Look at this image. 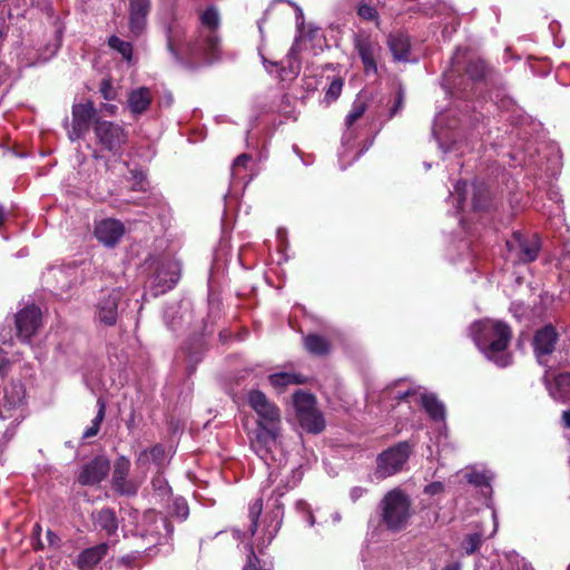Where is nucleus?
Instances as JSON below:
<instances>
[{"label":"nucleus","mask_w":570,"mask_h":570,"mask_svg":"<svg viewBox=\"0 0 570 570\" xmlns=\"http://www.w3.org/2000/svg\"><path fill=\"white\" fill-rule=\"evenodd\" d=\"M220 19L215 7H208L200 14V27L187 37L185 28L174 23L167 31V48L177 61L212 62L220 56L218 36Z\"/></svg>","instance_id":"f257e3e1"},{"label":"nucleus","mask_w":570,"mask_h":570,"mask_svg":"<svg viewBox=\"0 0 570 570\" xmlns=\"http://www.w3.org/2000/svg\"><path fill=\"white\" fill-rule=\"evenodd\" d=\"M246 401L257 416L255 429L249 436L250 448L265 460L267 454L279 443L282 436V412L258 389L249 390L246 393Z\"/></svg>","instance_id":"f03ea898"},{"label":"nucleus","mask_w":570,"mask_h":570,"mask_svg":"<svg viewBox=\"0 0 570 570\" xmlns=\"http://www.w3.org/2000/svg\"><path fill=\"white\" fill-rule=\"evenodd\" d=\"M470 335L488 360L500 367L511 363V356L507 352L511 330L505 323L493 320L478 321L471 325Z\"/></svg>","instance_id":"7ed1b4c3"},{"label":"nucleus","mask_w":570,"mask_h":570,"mask_svg":"<svg viewBox=\"0 0 570 570\" xmlns=\"http://www.w3.org/2000/svg\"><path fill=\"white\" fill-rule=\"evenodd\" d=\"M381 520L393 532L406 527L411 517L410 498L401 489L389 491L380 502Z\"/></svg>","instance_id":"20e7f679"},{"label":"nucleus","mask_w":570,"mask_h":570,"mask_svg":"<svg viewBox=\"0 0 570 570\" xmlns=\"http://www.w3.org/2000/svg\"><path fill=\"white\" fill-rule=\"evenodd\" d=\"M0 416L10 421L3 433V438L10 440L14 428L26 416V390L20 382H12L6 386L0 400Z\"/></svg>","instance_id":"39448f33"},{"label":"nucleus","mask_w":570,"mask_h":570,"mask_svg":"<svg viewBox=\"0 0 570 570\" xmlns=\"http://www.w3.org/2000/svg\"><path fill=\"white\" fill-rule=\"evenodd\" d=\"M293 404L303 430L308 433L318 434L325 429V419L316 407L314 395L298 391L293 395Z\"/></svg>","instance_id":"423d86ee"},{"label":"nucleus","mask_w":570,"mask_h":570,"mask_svg":"<svg viewBox=\"0 0 570 570\" xmlns=\"http://www.w3.org/2000/svg\"><path fill=\"white\" fill-rule=\"evenodd\" d=\"M410 453L411 446L407 442H401L382 452L376 459L374 478L383 480L399 473L406 463Z\"/></svg>","instance_id":"0eeeda50"},{"label":"nucleus","mask_w":570,"mask_h":570,"mask_svg":"<svg viewBox=\"0 0 570 570\" xmlns=\"http://www.w3.org/2000/svg\"><path fill=\"white\" fill-rule=\"evenodd\" d=\"M505 245L508 259L523 264L535 261L541 248L537 234L528 235L521 232H514Z\"/></svg>","instance_id":"6e6552de"},{"label":"nucleus","mask_w":570,"mask_h":570,"mask_svg":"<svg viewBox=\"0 0 570 570\" xmlns=\"http://www.w3.org/2000/svg\"><path fill=\"white\" fill-rule=\"evenodd\" d=\"M304 42H305V38L302 36L297 37L295 39L294 43L292 45V47L286 56V59L281 62L279 68H278L277 62L268 61L264 56H262V60H263V65L265 66V69L268 72H273V70L269 69V67L277 68L278 76H279L281 80H283V81L292 80V79L296 78V76L299 73V70H301V61L298 59V53L302 51Z\"/></svg>","instance_id":"1a4fd4ad"},{"label":"nucleus","mask_w":570,"mask_h":570,"mask_svg":"<svg viewBox=\"0 0 570 570\" xmlns=\"http://www.w3.org/2000/svg\"><path fill=\"white\" fill-rule=\"evenodd\" d=\"M121 298V288L102 292L96 305V321L106 326L115 325L118 320V306Z\"/></svg>","instance_id":"9d476101"},{"label":"nucleus","mask_w":570,"mask_h":570,"mask_svg":"<svg viewBox=\"0 0 570 570\" xmlns=\"http://www.w3.org/2000/svg\"><path fill=\"white\" fill-rule=\"evenodd\" d=\"M354 47L357 51L366 75L377 72V61L382 53V47L379 41L372 39L368 35L358 33L354 38Z\"/></svg>","instance_id":"9b49d317"},{"label":"nucleus","mask_w":570,"mask_h":570,"mask_svg":"<svg viewBox=\"0 0 570 570\" xmlns=\"http://www.w3.org/2000/svg\"><path fill=\"white\" fill-rule=\"evenodd\" d=\"M41 324V311L36 305H27L16 315V328L19 340L28 343Z\"/></svg>","instance_id":"f8f14e48"},{"label":"nucleus","mask_w":570,"mask_h":570,"mask_svg":"<svg viewBox=\"0 0 570 570\" xmlns=\"http://www.w3.org/2000/svg\"><path fill=\"white\" fill-rule=\"evenodd\" d=\"M94 130L98 141L109 151H117L126 141V134L121 126L96 119Z\"/></svg>","instance_id":"ddd939ff"},{"label":"nucleus","mask_w":570,"mask_h":570,"mask_svg":"<svg viewBox=\"0 0 570 570\" xmlns=\"http://www.w3.org/2000/svg\"><path fill=\"white\" fill-rule=\"evenodd\" d=\"M180 278V264L175 259H164L154 276L155 295L164 294L171 289Z\"/></svg>","instance_id":"4468645a"},{"label":"nucleus","mask_w":570,"mask_h":570,"mask_svg":"<svg viewBox=\"0 0 570 570\" xmlns=\"http://www.w3.org/2000/svg\"><path fill=\"white\" fill-rule=\"evenodd\" d=\"M130 461L126 456H120L115 461L112 471V488L121 495H135L139 483L128 478Z\"/></svg>","instance_id":"2eb2a0df"},{"label":"nucleus","mask_w":570,"mask_h":570,"mask_svg":"<svg viewBox=\"0 0 570 570\" xmlns=\"http://www.w3.org/2000/svg\"><path fill=\"white\" fill-rule=\"evenodd\" d=\"M96 109L91 101L76 104L72 106V128L69 130V138L77 140L81 138L90 127L95 118Z\"/></svg>","instance_id":"dca6fc26"},{"label":"nucleus","mask_w":570,"mask_h":570,"mask_svg":"<svg viewBox=\"0 0 570 570\" xmlns=\"http://www.w3.org/2000/svg\"><path fill=\"white\" fill-rule=\"evenodd\" d=\"M110 470V462L105 456H96L79 473L78 481L82 485H95L101 482Z\"/></svg>","instance_id":"f3484780"},{"label":"nucleus","mask_w":570,"mask_h":570,"mask_svg":"<svg viewBox=\"0 0 570 570\" xmlns=\"http://www.w3.org/2000/svg\"><path fill=\"white\" fill-rule=\"evenodd\" d=\"M125 233L121 222L112 218L102 219L95 227L96 238L108 247L115 246Z\"/></svg>","instance_id":"a211bd4d"},{"label":"nucleus","mask_w":570,"mask_h":570,"mask_svg":"<svg viewBox=\"0 0 570 570\" xmlns=\"http://www.w3.org/2000/svg\"><path fill=\"white\" fill-rule=\"evenodd\" d=\"M557 340L558 334L551 325L537 331L533 337V348L540 363H543V358L554 351Z\"/></svg>","instance_id":"6ab92c4d"},{"label":"nucleus","mask_w":570,"mask_h":570,"mask_svg":"<svg viewBox=\"0 0 570 570\" xmlns=\"http://www.w3.org/2000/svg\"><path fill=\"white\" fill-rule=\"evenodd\" d=\"M150 7V0H129V28L135 36L145 30Z\"/></svg>","instance_id":"aec40b11"},{"label":"nucleus","mask_w":570,"mask_h":570,"mask_svg":"<svg viewBox=\"0 0 570 570\" xmlns=\"http://www.w3.org/2000/svg\"><path fill=\"white\" fill-rule=\"evenodd\" d=\"M544 382L550 395L558 401L570 400V373H560L556 376L550 377V374H546Z\"/></svg>","instance_id":"412c9836"},{"label":"nucleus","mask_w":570,"mask_h":570,"mask_svg":"<svg viewBox=\"0 0 570 570\" xmlns=\"http://www.w3.org/2000/svg\"><path fill=\"white\" fill-rule=\"evenodd\" d=\"M366 109H367L366 102L362 98L357 97L354 100L350 112L345 117L344 124H345L346 130L343 135V144L344 145L351 144L355 139L356 132H355L354 125L356 124V121L358 119H361L363 117Z\"/></svg>","instance_id":"4be33fe9"},{"label":"nucleus","mask_w":570,"mask_h":570,"mask_svg":"<svg viewBox=\"0 0 570 570\" xmlns=\"http://www.w3.org/2000/svg\"><path fill=\"white\" fill-rule=\"evenodd\" d=\"M151 91L147 87L132 89L128 94L127 105L132 115H141L151 105Z\"/></svg>","instance_id":"5701e85b"},{"label":"nucleus","mask_w":570,"mask_h":570,"mask_svg":"<svg viewBox=\"0 0 570 570\" xmlns=\"http://www.w3.org/2000/svg\"><path fill=\"white\" fill-rule=\"evenodd\" d=\"M92 521L96 529L104 531L108 537H112L117 533L118 520L112 509L104 508L94 512Z\"/></svg>","instance_id":"b1692460"},{"label":"nucleus","mask_w":570,"mask_h":570,"mask_svg":"<svg viewBox=\"0 0 570 570\" xmlns=\"http://www.w3.org/2000/svg\"><path fill=\"white\" fill-rule=\"evenodd\" d=\"M387 46L395 60H410L411 42L407 35L401 32L391 33L387 39Z\"/></svg>","instance_id":"393cba45"},{"label":"nucleus","mask_w":570,"mask_h":570,"mask_svg":"<svg viewBox=\"0 0 570 570\" xmlns=\"http://www.w3.org/2000/svg\"><path fill=\"white\" fill-rule=\"evenodd\" d=\"M108 543L83 550L78 557V568L80 570H91L107 553Z\"/></svg>","instance_id":"a878e982"},{"label":"nucleus","mask_w":570,"mask_h":570,"mask_svg":"<svg viewBox=\"0 0 570 570\" xmlns=\"http://www.w3.org/2000/svg\"><path fill=\"white\" fill-rule=\"evenodd\" d=\"M142 520H144V523L145 524H148V525H151L153 529H146V530H138L139 531V534L140 537L142 538H147V537H151L153 540H150V542L153 544H158L159 543V533H158V530L160 528H165L167 531H169V525L168 523L166 522L165 519L163 518H159L157 517L156 512L155 511H148L144 514L142 517Z\"/></svg>","instance_id":"bb28decb"},{"label":"nucleus","mask_w":570,"mask_h":570,"mask_svg":"<svg viewBox=\"0 0 570 570\" xmlns=\"http://www.w3.org/2000/svg\"><path fill=\"white\" fill-rule=\"evenodd\" d=\"M268 381L277 392H283L288 385H296L305 382L302 375L292 372H278L271 374L268 376Z\"/></svg>","instance_id":"cd10ccee"},{"label":"nucleus","mask_w":570,"mask_h":570,"mask_svg":"<svg viewBox=\"0 0 570 570\" xmlns=\"http://www.w3.org/2000/svg\"><path fill=\"white\" fill-rule=\"evenodd\" d=\"M167 458L166 449L161 444H157L149 451H141L137 458V463L144 465L151 460L157 466L161 468L167 462Z\"/></svg>","instance_id":"c85d7f7f"},{"label":"nucleus","mask_w":570,"mask_h":570,"mask_svg":"<svg viewBox=\"0 0 570 570\" xmlns=\"http://www.w3.org/2000/svg\"><path fill=\"white\" fill-rule=\"evenodd\" d=\"M421 403L430 417L434 421L444 420L445 409L434 394H422Z\"/></svg>","instance_id":"c756f323"},{"label":"nucleus","mask_w":570,"mask_h":570,"mask_svg":"<svg viewBox=\"0 0 570 570\" xmlns=\"http://www.w3.org/2000/svg\"><path fill=\"white\" fill-rule=\"evenodd\" d=\"M252 164V157L247 154L239 155L233 163L230 171L232 179L236 180H246L248 183L252 179V175H247L248 166Z\"/></svg>","instance_id":"7c9ffc66"},{"label":"nucleus","mask_w":570,"mask_h":570,"mask_svg":"<svg viewBox=\"0 0 570 570\" xmlns=\"http://www.w3.org/2000/svg\"><path fill=\"white\" fill-rule=\"evenodd\" d=\"M306 350L315 355H324L330 351L327 340L321 335H308L304 340Z\"/></svg>","instance_id":"2f4dec72"},{"label":"nucleus","mask_w":570,"mask_h":570,"mask_svg":"<svg viewBox=\"0 0 570 570\" xmlns=\"http://www.w3.org/2000/svg\"><path fill=\"white\" fill-rule=\"evenodd\" d=\"M97 405H98V412H97L95 419L91 421V425L85 430V432L82 434L83 439H90V438L97 435V433L99 432L100 424L105 417L106 404L102 399H98Z\"/></svg>","instance_id":"473e14b6"},{"label":"nucleus","mask_w":570,"mask_h":570,"mask_svg":"<svg viewBox=\"0 0 570 570\" xmlns=\"http://www.w3.org/2000/svg\"><path fill=\"white\" fill-rule=\"evenodd\" d=\"M110 48L117 50L125 60L130 61L132 58V46L130 42L121 40L117 36H111L108 40Z\"/></svg>","instance_id":"72a5a7b5"},{"label":"nucleus","mask_w":570,"mask_h":570,"mask_svg":"<svg viewBox=\"0 0 570 570\" xmlns=\"http://www.w3.org/2000/svg\"><path fill=\"white\" fill-rule=\"evenodd\" d=\"M465 479L469 483L476 487H485L491 492L490 481L492 475L489 471H471L465 473Z\"/></svg>","instance_id":"f704fd0d"},{"label":"nucleus","mask_w":570,"mask_h":570,"mask_svg":"<svg viewBox=\"0 0 570 570\" xmlns=\"http://www.w3.org/2000/svg\"><path fill=\"white\" fill-rule=\"evenodd\" d=\"M485 63L480 59L469 60L465 72L472 80H480L485 76Z\"/></svg>","instance_id":"c9c22d12"},{"label":"nucleus","mask_w":570,"mask_h":570,"mask_svg":"<svg viewBox=\"0 0 570 570\" xmlns=\"http://www.w3.org/2000/svg\"><path fill=\"white\" fill-rule=\"evenodd\" d=\"M482 542H483L482 533L474 532V533L468 534L463 539L461 547L465 551L466 554H472L481 547Z\"/></svg>","instance_id":"e433bc0d"},{"label":"nucleus","mask_w":570,"mask_h":570,"mask_svg":"<svg viewBox=\"0 0 570 570\" xmlns=\"http://www.w3.org/2000/svg\"><path fill=\"white\" fill-rule=\"evenodd\" d=\"M357 14L363 20L375 21L376 24H379V12L376 8L364 0L361 1L357 6Z\"/></svg>","instance_id":"4c0bfd02"},{"label":"nucleus","mask_w":570,"mask_h":570,"mask_svg":"<svg viewBox=\"0 0 570 570\" xmlns=\"http://www.w3.org/2000/svg\"><path fill=\"white\" fill-rule=\"evenodd\" d=\"M468 185L465 181H458L454 186V191L451 193L450 197L453 199V204L459 213L463 208L465 202Z\"/></svg>","instance_id":"58836bf2"},{"label":"nucleus","mask_w":570,"mask_h":570,"mask_svg":"<svg viewBox=\"0 0 570 570\" xmlns=\"http://www.w3.org/2000/svg\"><path fill=\"white\" fill-rule=\"evenodd\" d=\"M488 205V191L483 188H480L473 185V199H472V208L474 210H482L487 208Z\"/></svg>","instance_id":"ea45409f"},{"label":"nucleus","mask_w":570,"mask_h":570,"mask_svg":"<svg viewBox=\"0 0 570 570\" xmlns=\"http://www.w3.org/2000/svg\"><path fill=\"white\" fill-rule=\"evenodd\" d=\"M343 80L341 78H334L325 91L324 99L327 104L335 101L342 92Z\"/></svg>","instance_id":"a19ab883"},{"label":"nucleus","mask_w":570,"mask_h":570,"mask_svg":"<svg viewBox=\"0 0 570 570\" xmlns=\"http://www.w3.org/2000/svg\"><path fill=\"white\" fill-rule=\"evenodd\" d=\"M99 91L106 100H114L117 97V91L112 86L110 79H102L99 86Z\"/></svg>","instance_id":"79ce46f5"},{"label":"nucleus","mask_w":570,"mask_h":570,"mask_svg":"<svg viewBox=\"0 0 570 570\" xmlns=\"http://www.w3.org/2000/svg\"><path fill=\"white\" fill-rule=\"evenodd\" d=\"M444 487L442 482H432L428 484L424 489V492L429 495H435L443 491Z\"/></svg>","instance_id":"37998d69"},{"label":"nucleus","mask_w":570,"mask_h":570,"mask_svg":"<svg viewBox=\"0 0 570 570\" xmlns=\"http://www.w3.org/2000/svg\"><path fill=\"white\" fill-rule=\"evenodd\" d=\"M153 485L156 490H158L160 493L165 494L168 491V484L166 480H164L160 475H157L153 480Z\"/></svg>","instance_id":"c03bdc74"},{"label":"nucleus","mask_w":570,"mask_h":570,"mask_svg":"<svg viewBox=\"0 0 570 570\" xmlns=\"http://www.w3.org/2000/svg\"><path fill=\"white\" fill-rule=\"evenodd\" d=\"M367 492L366 488L363 487H354L350 490V499L352 502H356Z\"/></svg>","instance_id":"a18cd8bd"},{"label":"nucleus","mask_w":570,"mask_h":570,"mask_svg":"<svg viewBox=\"0 0 570 570\" xmlns=\"http://www.w3.org/2000/svg\"><path fill=\"white\" fill-rule=\"evenodd\" d=\"M463 52L458 49L456 52L454 53L452 60H451V68L453 71H460L461 68H460V59L461 57H463Z\"/></svg>","instance_id":"49530a36"},{"label":"nucleus","mask_w":570,"mask_h":570,"mask_svg":"<svg viewBox=\"0 0 570 570\" xmlns=\"http://www.w3.org/2000/svg\"><path fill=\"white\" fill-rule=\"evenodd\" d=\"M296 508L297 510H301V511H306L307 512V522L309 525H313L314 524V517L312 515V513L308 511V505L306 502H303V501H298L296 503Z\"/></svg>","instance_id":"de8ad7c7"},{"label":"nucleus","mask_w":570,"mask_h":570,"mask_svg":"<svg viewBox=\"0 0 570 570\" xmlns=\"http://www.w3.org/2000/svg\"><path fill=\"white\" fill-rule=\"evenodd\" d=\"M176 507H177V514L181 518V519H186L188 517V507L186 505L185 502H176Z\"/></svg>","instance_id":"09e8293b"},{"label":"nucleus","mask_w":570,"mask_h":570,"mask_svg":"<svg viewBox=\"0 0 570 570\" xmlns=\"http://www.w3.org/2000/svg\"><path fill=\"white\" fill-rule=\"evenodd\" d=\"M117 109V106L111 104H105L101 106V111L107 112L111 116L116 115Z\"/></svg>","instance_id":"8fccbe9b"},{"label":"nucleus","mask_w":570,"mask_h":570,"mask_svg":"<svg viewBox=\"0 0 570 570\" xmlns=\"http://www.w3.org/2000/svg\"><path fill=\"white\" fill-rule=\"evenodd\" d=\"M411 390L407 389V390H404V391H397L395 393H393V396L397 400H405L406 397H409L411 395Z\"/></svg>","instance_id":"3c124183"},{"label":"nucleus","mask_w":570,"mask_h":570,"mask_svg":"<svg viewBox=\"0 0 570 570\" xmlns=\"http://www.w3.org/2000/svg\"><path fill=\"white\" fill-rule=\"evenodd\" d=\"M10 367V363L6 360L0 361V376L7 375Z\"/></svg>","instance_id":"603ef678"},{"label":"nucleus","mask_w":570,"mask_h":570,"mask_svg":"<svg viewBox=\"0 0 570 570\" xmlns=\"http://www.w3.org/2000/svg\"><path fill=\"white\" fill-rule=\"evenodd\" d=\"M563 425L570 429V410L562 413Z\"/></svg>","instance_id":"864d4df0"},{"label":"nucleus","mask_w":570,"mask_h":570,"mask_svg":"<svg viewBox=\"0 0 570 570\" xmlns=\"http://www.w3.org/2000/svg\"><path fill=\"white\" fill-rule=\"evenodd\" d=\"M441 570H461V563L460 562H453V563L446 564Z\"/></svg>","instance_id":"5fc2aeb1"},{"label":"nucleus","mask_w":570,"mask_h":570,"mask_svg":"<svg viewBox=\"0 0 570 570\" xmlns=\"http://www.w3.org/2000/svg\"><path fill=\"white\" fill-rule=\"evenodd\" d=\"M402 101H403V97H402V95L400 94V95H399V97H397V101H396V104H395V107L392 109V112H391V114H392V116L396 114V110H397L399 108H401V106H402Z\"/></svg>","instance_id":"6e6d98bb"},{"label":"nucleus","mask_w":570,"mask_h":570,"mask_svg":"<svg viewBox=\"0 0 570 570\" xmlns=\"http://www.w3.org/2000/svg\"><path fill=\"white\" fill-rule=\"evenodd\" d=\"M4 421H6V417H1V416H0V436H1V439H2V440H4V441L7 442L8 440H6V439L3 438L4 430H3V426H2V425H3V422H4Z\"/></svg>","instance_id":"4d7b16f0"},{"label":"nucleus","mask_w":570,"mask_h":570,"mask_svg":"<svg viewBox=\"0 0 570 570\" xmlns=\"http://www.w3.org/2000/svg\"><path fill=\"white\" fill-rule=\"evenodd\" d=\"M142 179H144L142 175H139V181H137V183L135 184V188H137V189H144Z\"/></svg>","instance_id":"13d9d810"},{"label":"nucleus","mask_w":570,"mask_h":570,"mask_svg":"<svg viewBox=\"0 0 570 570\" xmlns=\"http://www.w3.org/2000/svg\"><path fill=\"white\" fill-rule=\"evenodd\" d=\"M134 559H135V556H134V554H128V556L124 557V558L121 559V561H122L124 563H129V562H131V560H134Z\"/></svg>","instance_id":"bf43d9fd"},{"label":"nucleus","mask_w":570,"mask_h":570,"mask_svg":"<svg viewBox=\"0 0 570 570\" xmlns=\"http://www.w3.org/2000/svg\"><path fill=\"white\" fill-rule=\"evenodd\" d=\"M522 570H534V569H533V567H532L531 564H529V563H524V564L522 566Z\"/></svg>","instance_id":"052dcab7"},{"label":"nucleus","mask_w":570,"mask_h":570,"mask_svg":"<svg viewBox=\"0 0 570 570\" xmlns=\"http://www.w3.org/2000/svg\"><path fill=\"white\" fill-rule=\"evenodd\" d=\"M4 33H6L4 28L0 27V39L3 38Z\"/></svg>","instance_id":"680f3d73"},{"label":"nucleus","mask_w":570,"mask_h":570,"mask_svg":"<svg viewBox=\"0 0 570 570\" xmlns=\"http://www.w3.org/2000/svg\"><path fill=\"white\" fill-rule=\"evenodd\" d=\"M568 570H570V564H569V567H568Z\"/></svg>","instance_id":"e2e57ef3"}]
</instances>
